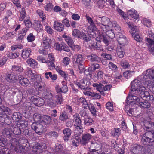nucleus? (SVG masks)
I'll list each match as a JSON object with an SVG mask.
<instances>
[{"instance_id":"obj_28","label":"nucleus","mask_w":154,"mask_h":154,"mask_svg":"<svg viewBox=\"0 0 154 154\" xmlns=\"http://www.w3.org/2000/svg\"><path fill=\"white\" fill-rule=\"evenodd\" d=\"M26 63L29 65L32 68H35L37 67V63L35 60L32 58H30L28 59L26 61Z\"/></svg>"},{"instance_id":"obj_4","label":"nucleus","mask_w":154,"mask_h":154,"mask_svg":"<svg viewBox=\"0 0 154 154\" xmlns=\"http://www.w3.org/2000/svg\"><path fill=\"white\" fill-rule=\"evenodd\" d=\"M140 99L136 96L133 95L132 94L130 93L127 98L126 102L128 105H129L132 103H139L140 106L144 108H149L150 107V104L148 102L143 100L140 102Z\"/></svg>"},{"instance_id":"obj_27","label":"nucleus","mask_w":154,"mask_h":154,"mask_svg":"<svg viewBox=\"0 0 154 154\" xmlns=\"http://www.w3.org/2000/svg\"><path fill=\"white\" fill-rule=\"evenodd\" d=\"M31 51L30 49L28 48H26L22 50V53L21 56L22 57L25 59L29 57L30 55V54L31 53Z\"/></svg>"},{"instance_id":"obj_38","label":"nucleus","mask_w":154,"mask_h":154,"mask_svg":"<svg viewBox=\"0 0 154 154\" xmlns=\"http://www.w3.org/2000/svg\"><path fill=\"white\" fill-rule=\"evenodd\" d=\"M134 74V72L133 71L128 70L125 72L123 73V76L127 79L131 77Z\"/></svg>"},{"instance_id":"obj_32","label":"nucleus","mask_w":154,"mask_h":154,"mask_svg":"<svg viewBox=\"0 0 154 154\" xmlns=\"http://www.w3.org/2000/svg\"><path fill=\"white\" fill-rule=\"evenodd\" d=\"M11 70L13 71L20 72H22L23 71V69L22 67L16 65L12 66Z\"/></svg>"},{"instance_id":"obj_5","label":"nucleus","mask_w":154,"mask_h":154,"mask_svg":"<svg viewBox=\"0 0 154 154\" xmlns=\"http://www.w3.org/2000/svg\"><path fill=\"white\" fill-rule=\"evenodd\" d=\"M146 123L151 126L152 129H154V131L152 132H146L143 135L141 141L145 144L146 143L154 141V123L148 122Z\"/></svg>"},{"instance_id":"obj_58","label":"nucleus","mask_w":154,"mask_h":154,"mask_svg":"<svg viewBox=\"0 0 154 154\" xmlns=\"http://www.w3.org/2000/svg\"><path fill=\"white\" fill-rule=\"evenodd\" d=\"M79 101L83 105L84 108L87 107L88 103L86 99L83 98H80L79 100Z\"/></svg>"},{"instance_id":"obj_63","label":"nucleus","mask_w":154,"mask_h":154,"mask_svg":"<svg viewBox=\"0 0 154 154\" xmlns=\"http://www.w3.org/2000/svg\"><path fill=\"white\" fill-rule=\"evenodd\" d=\"M35 39V36L32 33H30L27 37L28 41L29 42H31L34 41Z\"/></svg>"},{"instance_id":"obj_49","label":"nucleus","mask_w":154,"mask_h":154,"mask_svg":"<svg viewBox=\"0 0 154 154\" xmlns=\"http://www.w3.org/2000/svg\"><path fill=\"white\" fill-rule=\"evenodd\" d=\"M133 37L134 39L138 42H140L142 40V37L139 35V32L135 33Z\"/></svg>"},{"instance_id":"obj_47","label":"nucleus","mask_w":154,"mask_h":154,"mask_svg":"<svg viewBox=\"0 0 154 154\" xmlns=\"http://www.w3.org/2000/svg\"><path fill=\"white\" fill-rule=\"evenodd\" d=\"M16 35V33L14 32H9L5 35V37L6 39H11L15 37Z\"/></svg>"},{"instance_id":"obj_2","label":"nucleus","mask_w":154,"mask_h":154,"mask_svg":"<svg viewBox=\"0 0 154 154\" xmlns=\"http://www.w3.org/2000/svg\"><path fill=\"white\" fill-rule=\"evenodd\" d=\"M44 98L45 99V105L51 107H54L56 105L61 104L63 100L62 95H58L54 97V101H53V96L50 92H46L44 94Z\"/></svg>"},{"instance_id":"obj_19","label":"nucleus","mask_w":154,"mask_h":154,"mask_svg":"<svg viewBox=\"0 0 154 154\" xmlns=\"http://www.w3.org/2000/svg\"><path fill=\"white\" fill-rule=\"evenodd\" d=\"M84 61V59L82 55L79 54L77 56L76 59V62L78 63L79 64L82 66L81 67L79 66V69L82 71H84V66H83Z\"/></svg>"},{"instance_id":"obj_26","label":"nucleus","mask_w":154,"mask_h":154,"mask_svg":"<svg viewBox=\"0 0 154 154\" xmlns=\"http://www.w3.org/2000/svg\"><path fill=\"white\" fill-rule=\"evenodd\" d=\"M54 27L55 30L59 32L63 31L64 29L63 25L57 21L54 22Z\"/></svg>"},{"instance_id":"obj_9","label":"nucleus","mask_w":154,"mask_h":154,"mask_svg":"<svg viewBox=\"0 0 154 154\" xmlns=\"http://www.w3.org/2000/svg\"><path fill=\"white\" fill-rule=\"evenodd\" d=\"M85 17L87 21L90 24L89 26V29L91 31V34H90V35H92L93 38H94L96 36V33L98 32L97 31V29L91 18L87 15H86Z\"/></svg>"},{"instance_id":"obj_33","label":"nucleus","mask_w":154,"mask_h":154,"mask_svg":"<svg viewBox=\"0 0 154 154\" xmlns=\"http://www.w3.org/2000/svg\"><path fill=\"white\" fill-rule=\"evenodd\" d=\"M26 75L28 76V77L30 78V79H32L33 81H34L33 79V77H34L35 74L32 73L31 69L30 68H27V69L25 72Z\"/></svg>"},{"instance_id":"obj_53","label":"nucleus","mask_w":154,"mask_h":154,"mask_svg":"<svg viewBox=\"0 0 154 154\" xmlns=\"http://www.w3.org/2000/svg\"><path fill=\"white\" fill-rule=\"evenodd\" d=\"M88 59L91 61H97L99 60L98 56L94 54L88 56Z\"/></svg>"},{"instance_id":"obj_60","label":"nucleus","mask_w":154,"mask_h":154,"mask_svg":"<svg viewBox=\"0 0 154 154\" xmlns=\"http://www.w3.org/2000/svg\"><path fill=\"white\" fill-rule=\"evenodd\" d=\"M53 5L50 3L47 4L45 6V9L46 10L51 11L53 9Z\"/></svg>"},{"instance_id":"obj_34","label":"nucleus","mask_w":154,"mask_h":154,"mask_svg":"<svg viewBox=\"0 0 154 154\" xmlns=\"http://www.w3.org/2000/svg\"><path fill=\"white\" fill-rule=\"evenodd\" d=\"M51 121V119L50 116L45 115L42 117L41 122H42L43 121L46 125H47L50 124Z\"/></svg>"},{"instance_id":"obj_10","label":"nucleus","mask_w":154,"mask_h":154,"mask_svg":"<svg viewBox=\"0 0 154 154\" xmlns=\"http://www.w3.org/2000/svg\"><path fill=\"white\" fill-rule=\"evenodd\" d=\"M13 133L16 135L20 134V130L17 127H15L13 131L9 128H5L2 131V134L3 135H6L8 137L11 136Z\"/></svg>"},{"instance_id":"obj_62","label":"nucleus","mask_w":154,"mask_h":154,"mask_svg":"<svg viewBox=\"0 0 154 154\" xmlns=\"http://www.w3.org/2000/svg\"><path fill=\"white\" fill-rule=\"evenodd\" d=\"M26 13L25 11L23 10L22 11L20 12V15L19 17V20L20 21H22L25 18L26 16Z\"/></svg>"},{"instance_id":"obj_21","label":"nucleus","mask_w":154,"mask_h":154,"mask_svg":"<svg viewBox=\"0 0 154 154\" xmlns=\"http://www.w3.org/2000/svg\"><path fill=\"white\" fill-rule=\"evenodd\" d=\"M93 86L102 95H104V85L98 83H94L93 84Z\"/></svg>"},{"instance_id":"obj_23","label":"nucleus","mask_w":154,"mask_h":154,"mask_svg":"<svg viewBox=\"0 0 154 154\" xmlns=\"http://www.w3.org/2000/svg\"><path fill=\"white\" fill-rule=\"evenodd\" d=\"M46 148V145L45 143H43L41 146L38 145L35 148H33V151L37 153H42Z\"/></svg>"},{"instance_id":"obj_56","label":"nucleus","mask_w":154,"mask_h":154,"mask_svg":"<svg viewBox=\"0 0 154 154\" xmlns=\"http://www.w3.org/2000/svg\"><path fill=\"white\" fill-rule=\"evenodd\" d=\"M45 30L48 34L52 35L53 33V30L49 26L46 25L45 27Z\"/></svg>"},{"instance_id":"obj_16","label":"nucleus","mask_w":154,"mask_h":154,"mask_svg":"<svg viewBox=\"0 0 154 154\" xmlns=\"http://www.w3.org/2000/svg\"><path fill=\"white\" fill-rule=\"evenodd\" d=\"M146 44L149 52L152 54H154V41L148 38H146Z\"/></svg>"},{"instance_id":"obj_64","label":"nucleus","mask_w":154,"mask_h":154,"mask_svg":"<svg viewBox=\"0 0 154 154\" xmlns=\"http://www.w3.org/2000/svg\"><path fill=\"white\" fill-rule=\"evenodd\" d=\"M62 45V50H63L65 51L68 52L69 51L70 49L64 43V42H62L61 43Z\"/></svg>"},{"instance_id":"obj_8","label":"nucleus","mask_w":154,"mask_h":154,"mask_svg":"<svg viewBox=\"0 0 154 154\" xmlns=\"http://www.w3.org/2000/svg\"><path fill=\"white\" fill-rule=\"evenodd\" d=\"M51 40L46 36H45L43 38L42 42L41 44L39 52L41 54L44 53L45 49L50 48L51 46Z\"/></svg>"},{"instance_id":"obj_37","label":"nucleus","mask_w":154,"mask_h":154,"mask_svg":"<svg viewBox=\"0 0 154 154\" xmlns=\"http://www.w3.org/2000/svg\"><path fill=\"white\" fill-rule=\"evenodd\" d=\"M84 120L85 124L88 126L92 124L93 122V120L88 116H86L85 117Z\"/></svg>"},{"instance_id":"obj_15","label":"nucleus","mask_w":154,"mask_h":154,"mask_svg":"<svg viewBox=\"0 0 154 154\" xmlns=\"http://www.w3.org/2000/svg\"><path fill=\"white\" fill-rule=\"evenodd\" d=\"M11 114V111L8 108L0 106V114L2 115L3 117L6 118Z\"/></svg>"},{"instance_id":"obj_3","label":"nucleus","mask_w":154,"mask_h":154,"mask_svg":"<svg viewBox=\"0 0 154 154\" xmlns=\"http://www.w3.org/2000/svg\"><path fill=\"white\" fill-rule=\"evenodd\" d=\"M138 78L144 83L145 85L150 86L152 83L150 79H152L154 80V70L152 69H148L144 72L143 75L138 76Z\"/></svg>"},{"instance_id":"obj_59","label":"nucleus","mask_w":154,"mask_h":154,"mask_svg":"<svg viewBox=\"0 0 154 154\" xmlns=\"http://www.w3.org/2000/svg\"><path fill=\"white\" fill-rule=\"evenodd\" d=\"M8 145V142L5 139H2L0 137V146H7Z\"/></svg>"},{"instance_id":"obj_54","label":"nucleus","mask_w":154,"mask_h":154,"mask_svg":"<svg viewBox=\"0 0 154 154\" xmlns=\"http://www.w3.org/2000/svg\"><path fill=\"white\" fill-rule=\"evenodd\" d=\"M88 108L89 110L93 115L94 116H96V111L94 106L91 104L89 105Z\"/></svg>"},{"instance_id":"obj_13","label":"nucleus","mask_w":154,"mask_h":154,"mask_svg":"<svg viewBox=\"0 0 154 154\" xmlns=\"http://www.w3.org/2000/svg\"><path fill=\"white\" fill-rule=\"evenodd\" d=\"M116 37L118 43L121 45L124 46L127 44L128 42L126 38L120 33L117 35Z\"/></svg>"},{"instance_id":"obj_35","label":"nucleus","mask_w":154,"mask_h":154,"mask_svg":"<svg viewBox=\"0 0 154 154\" xmlns=\"http://www.w3.org/2000/svg\"><path fill=\"white\" fill-rule=\"evenodd\" d=\"M63 37L64 38L65 40L70 47L74 43L71 37L64 35H63Z\"/></svg>"},{"instance_id":"obj_46","label":"nucleus","mask_w":154,"mask_h":154,"mask_svg":"<svg viewBox=\"0 0 154 154\" xmlns=\"http://www.w3.org/2000/svg\"><path fill=\"white\" fill-rule=\"evenodd\" d=\"M117 54L119 57L120 58H122L125 54L123 49H122L121 48H118L117 50Z\"/></svg>"},{"instance_id":"obj_40","label":"nucleus","mask_w":154,"mask_h":154,"mask_svg":"<svg viewBox=\"0 0 154 154\" xmlns=\"http://www.w3.org/2000/svg\"><path fill=\"white\" fill-rule=\"evenodd\" d=\"M121 133V131L120 128H115L112 131L111 135L114 137H118Z\"/></svg>"},{"instance_id":"obj_24","label":"nucleus","mask_w":154,"mask_h":154,"mask_svg":"<svg viewBox=\"0 0 154 154\" xmlns=\"http://www.w3.org/2000/svg\"><path fill=\"white\" fill-rule=\"evenodd\" d=\"M20 83L23 86H27L29 84L30 82L26 78H24L22 76L20 75L18 77Z\"/></svg>"},{"instance_id":"obj_50","label":"nucleus","mask_w":154,"mask_h":154,"mask_svg":"<svg viewBox=\"0 0 154 154\" xmlns=\"http://www.w3.org/2000/svg\"><path fill=\"white\" fill-rule=\"evenodd\" d=\"M120 65L124 69H127L130 66V65L128 62L124 60H122L121 61Z\"/></svg>"},{"instance_id":"obj_22","label":"nucleus","mask_w":154,"mask_h":154,"mask_svg":"<svg viewBox=\"0 0 154 154\" xmlns=\"http://www.w3.org/2000/svg\"><path fill=\"white\" fill-rule=\"evenodd\" d=\"M89 46L91 48L97 50L100 49L101 46L100 42H94L92 41H89L88 42Z\"/></svg>"},{"instance_id":"obj_43","label":"nucleus","mask_w":154,"mask_h":154,"mask_svg":"<svg viewBox=\"0 0 154 154\" xmlns=\"http://www.w3.org/2000/svg\"><path fill=\"white\" fill-rule=\"evenodd\" d=\"M68 118V115L65 112H63L59 116V119L62 121H66Z\"/></svg>"},{"instance_id":"obj_36","label":"nucleus","mask_w":154,"mask_h":154,"mask_svg":"<svg viewBox=\"0 0 154 154\" xmlns=\"http://www.w3.org/2000/svg\"><path fill=\"white\" fill-rule=\"evenodd\" d=\"M6 55L10 59H14L18 57L20 55V54L18 52L13 53L8 51Z\"/></svg>"},{"instance_id":"obj_51","label":"nucleus","mask_w":154,"mask_h":154,"mask_svg":"<svg viewBox=\"0 0 154 154\" xmlns=\"http://www.w3.org/2000/svg\"><path fill=\"white\" fill-rule=\"evenodd\" d=\"M106 107L110 111H113V106L112 102H108L106 104Z\"/></svg>"},{"instance_id":"obj_39","label":"nucleus","mask_w":154,"mask_h":154,"mask_svg":"<svg viewBox=\"0 0 154 154\" xmlns=\"http://www.w3.org/2000/svg\"><path fill=\"white\" fill-rule=\"evenodd\" d=\"M11 145L12 148L14 147V149L16 151L17 149L19 146V142L16 139H14L11 141Z\"/></svg>"},{"instance_id":"obj_12","label":"nucleus","mask_w":154,"mask_h":154,"mask_svg":"<svg viewBox=\"0 0 154 154\" xmlns=\"http://www.w3.org/2000/svg\"><path fill=\"white\" fill-rule=\"evenodd\" d=\"M128 15L132 18V20L135 23H137L139 21V16L137 11L132 9L128 10L127 12Z\"/></svg>"},{"instance_id":"obj_41","label":"nucleus","mask_w":154,"mask_h":154,"mask_svg":"<svg viewBox=\"0 0 154 154\" xmlns=\"http://www.w3.org/2000/svg\"><path fill=\"white\" fill-rule=\"evenodd\" d=\"M71 130L69 129H66L63 131V133L65 135L64 139L65 140H68L71 135Z\"/></svg>"},{"instance_id":"obj_14","label":"nucleus","mask_w":154,"mask_h":154,"mask_svg":"<svg viewBox=\"0 0 154 154\" xmlns=\"http://www.w3.org/2000/svg\"><path fill=\"white\" fill-rule=\"evenodd\" d=\"M31 126L32 128L34 129L35 132L38 134H41L43 132V126L41 124H37L35 123H33L32 125Z\"/></svg>"},{"instance_id":"obj_55","label":"nucleus","mask_w":154,"mask_h":154,"mask_svg":"<svg viewBox=\"0 0 154 154\" xmlns=\"http://www.w3.org/2000/svg\"><path fill=\"white\" fill-rule=\"evenodd\" d=\"M33 118L35 121L41 122L42 119H41V116L40 114L37 113H35L33 116Z\"/></svg>"},{"instance_id":"obj_6","label":"nucleus","mask_w":154,"mask_h":154,"mask_svg":"<svg viewBox=\"0 0 154 154\" xmlns=\"http://www.w3.org/2000/svg\"><path fill=\"white\" fill-rule=\"evenodd\" d=\"M73 117L75 121L74 133L76 134L79 135L83 132V128L81 126V121L78 114L74 115Z\"/></svg>"},{"instance_id":"obj_29","label":"nucleus","mask_w":154,"mask_h":154,"mask_svg":"<svg viewBox=\"0 0 154 154\" xmlns=\"http://www.w3.org/2000/svg\"><path fill=\"white\" fill-rule=\"evenodd\" d=\"M33 27L38 32H40L42 30V26L40 24V22L38 20H36L33 23Z\"/></svg>"},{"instance_id":"obj_44","label":"nucleus","mask_w":154,"mask_h":154,"mask_svg":"<svg viewBox=\"0 0 154 154\" xmlns=\"http://www.w3.org/2000/svg\"><path fill=\"white\" fill-rule=\"evenodd\" d=\"M36 13L42 20H44L45 19L46 16L42 10L38 9L36 11Z\"/></svg>"},{"instance_id":"obj_31","label":"nucleus","mask_w":154,"mask_h":154,"mask_svg":"<svg viewBox=\"0 0 154 154\" xmlns=\"http://www.w3.org/2000/svg\"><path fill=\"white\" fill-rule=\"evenodd\" d=\"M33 78L34 81H33L32 79H31L30 80L32 82L35 83V85H37L38 83H42V79L40 75L35 74L34 77Z\"/></svg>"},{"instance_id":"obj_18","label":"nucleus","mask_w":154,"mask_h":154,"mask_svg":"<svg viewBox=\"0 0 154 154\" xmlns=\"http://www.w3.org/2000/svg\"><path fill=\"white\" fill-rule=\"evenodd\" d=\"M127 23L128 25L129 28L130 29L129 32L131 34L133 37H134V34L139 32L137 27L133 25L130 22H127Z\"/></svg>"},{"instance_id":"obj_17","label":"nucleus","mask_w":154,"mask_h":154,"mask_svg":"<svg viewBox=\"0 0 154 154\" xmlns=\"http://www.w3.org/2000/svg\"><path fill=\"white\" fill-rule=\"evenodd\" d=\"M33 103L36 106H40L44 104V103H45V100L38 97V98L33 97L32 99Z\"/></svg>"},{"instance_id":"obj_57","label":"nucleus","mask_w":154,"mask_h":154,"mask_svg":"<svg viewBox=\"0 0 154 154\" xmlns=\"http://www.w3.org/2000/svg\"><path fill=\"white\" fill-rule=\"evenodd\" d=\"M10 152L9 149L6 148H3L0 150V154H10Z\"/></svg>"},{"instance_id":"obj_52","label":"nucleus","mask_w":154,"mask_h":154,"mask_svg":"<svg viewBox=\"0 0 154 154\" xmlns=\"http://www.w3.org/2000/svg\"><path fill=\"white\" fill-rule=\"evenodd\" d=\"M62 62L63 63V66H66L69 63L70 60L68 57H66L63 59Z\"/></svg>"},{"instance_id":"obj_1","label":"nucleus","mask_w":154,"mask_h":154,"mask_svg":"<svg viewBox=\"0 0 154 154\" xmlns=\"http://www.w3.org/2000/svg\"><path fill=\"white\" fill-rule=\"evenodd\" d=\"M96 23L99 26L101 29L103 31L102 34L97 32L98 34L96 39L98 42L103 41L104 43L107 45L109 44V38H112L115 36V35L112 31V28L114 27L116 29L120 30V28L116 22L115 21L112 22L109 19L105 17H103L101 19V23L95 21Z\"/></svg>"},{"instance_id":"obj_42","label":"nucleus","mask_w":154,"mask_h":154,"mask_svg":"<svg viewBox=\"0 0 154 154\" xmlns=\"http://www.w3.org/2000/svg\"><path fill=\"white\" fill-rule=\"evenodd\" d=\"M142 22L145 26L148 28L151 27L152 26V23L149 19L143 18L142 20Z\"/></svg>"},{"instance_id":"obj_61","label":"nucleus","mask_w":154,"mask_h":154,"mask_svg":"<svg viewBox=\"0 0 154 154\" xmlns=\"http://www.w3.org/2000/svg\"><path fill=\"white\" fill-rule=\"evenodd\" d=\"M85 81L82 80V82H77V85L78 86L79 88L81 89H84L85 88Z\"/></svg>"},{"instance_id":"obj_25","label":"nucleus","mask_w":154,"mask_h":154,"mask_svg":"<svg viewBox=\"0 0 154 154\" xmlns=\"http://www.w3.org/2000/svg\"><path fill=\"white\" fill-rule=\"evenodd\" d=\"M5 79L7 81L9 82H14L17 81L16 76L12 74L7 75Z\"/></svg>"},{"instance_id":"obj_11","label":"nucleus","mask_w":154,"mask_h":154,"mask_svg":"<svg viewBox=\"0 0 154 154\" xmlns=\"http://www.w3.org/2000/svg\"><path fill=\"white\" fill-rule=\"evenodd\" d=\"M141 90L139 92L141 97L142 98H145L149 101H152L154 97L152 95H150L148 92L145 91V88L144 86L141 87Z\"/></svg>"},{"instance_id":"obj_45","label":"nucleus","mask_w":154,"mask_h":154,"mask_svg":"<svg viewBox=\"0 0 154 154\" xmlns=\"http://www.w3.org/2000/svg\"><path fill=\"white\" fill-rule=\"evenodd\" d=\"M56 69L57 71L65 79H66L67 77V75L64 72L62 71L60 68L57 67L56 68Z\"/></svg>"},{"instance_id":"obj_7","label":"nucleus","mask_w":154,"mask_h":154,"mask_svg":"<svg viewBox=\"0 0 154 154\" xmlns=\"http://www.w3.org/2000/svg\"><path fill=\"white\" fill-rule=\"evenodd\" d=\"M140 79L137 78L131 82L130 84L131 89L132 91L129 93L128 95L130 93L134 95L133 92L137 91L139 92L141 90V87L143 86L141 85V82Z\"/></svg>"},{"instance_id":"obj_48","label":"nucleus","mask_w":154,"mask_h":154,"mask_svg":"<svg viewBox=\"0 0 154 154\" xmlns=\"http://www.w3.org/2000/svg\"><path fill=\"white\" fill-rule=\"evenodd\" d=\"M81 32L78 30L74 29L72 32V34L73 36L78 38L81 37Z\"/></svg>"},{"instance_id":"obj_20","label":"nucleus","mask_w":154,"mask_h":154,"mask_svg":"<svg viewBox=\"0 0 154 154\" xmlns=\"http://www.w3.org/2000/svg\"><path fill=\"white\" fill-rule=\"evenodd\" d=\"M92 136L89 133H87L83 135L81 142L84 145L87 143L92 138Z\"/></svg>"},{"instance_id":"obj_30","label":"nucleus","mask_w":154,"mask_h":154,"mask_svg":"<svg viewBox=\"0 0 154 154\" xmlns=\"http://www.w3.org/2000/svg\"><path fill=\"white\" fill-rule=\"evenodd\" d=\"M56 90L57 93L62 92L66 93L68 91V88L66 85H63L62 88H60L58 86H57L56 87Z\"/></svg>"}]
</instances>
